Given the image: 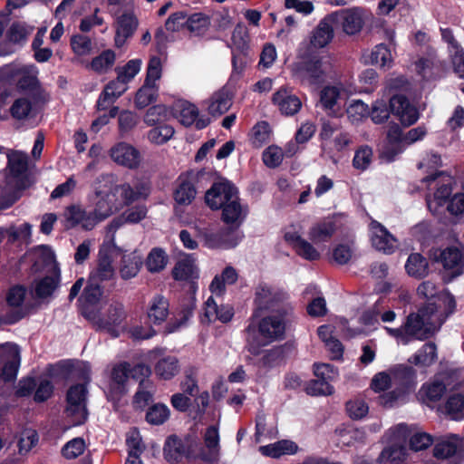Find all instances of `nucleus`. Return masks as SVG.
Here are the masks:
<instances>
[{"mask_svg":"<svg viewBox=\"0 0 464 464\" xmlns=\"http://www.w3.org/2000/svg\"><path fill=\"white\" fill-rule=\"evenodd\" d=\"M168 264V256L161 248L155 247L150 250L146 259V266L151 273L162 271Z\"/></svg>","mask_w":464,"mask_h":464,"instance_id":"nucleus-48","label":"nucleus"},{"mask_svg":"<svg viewBox=\"0 0 464 464\" xmlns=\"http://www.w3.org/2000/svg\"><path fill=\"white\" fill-rule=\"evenodd\" d=\"M85 441L82 438H75L68 441L62 450V454L68 459H76L85 450Z\"/></svg>","mask_w":464,"mask_h":464,"instance_id":"nucleus-59","label":"nucleus"},{"mask_svg":"<svg viewBox=\"0 0 464 464\" xmlns=\"http://www.w3.org/2000/svg\"><path fill=\"white\" fill-rule=\"evenodd\" d=\"M147 213L148 209L146 206L137 205L126 209L121 215L111 221L108 225V230L112 232L111 244L114 248L117 247L114 243V233L116 230L127 223L136 224L140 222L146 218Z\"/></svg>","mask_w":464,"mask_h":464,"instance_id":"nucleus-20","label":"nucleus"},{"mask_svg":"<svg viewBox=\"0 0 464 464\" xmlns=\"http://www.w3.org/2000/svg\"><path fill=\"white\" fill-rule=\"evenodd\" d=\"M150 193L147 182H137L130 185L128 182L113 183L109 175L99 176L92 185V192L88 201L96 222L107 219L114 213L121 210L140 199H146Z\"/></svg>","mask_w":464,"mask_h":464,"instance_id":"nucleus-1","label":"nucleus"},{"mask_svg":"<svg viewBox=\"0 0 464 464\" xmlns=\"http://www.w3.org/2000/svg\"><path fill=\"white\" fill-rule=\"evenodd\" d=\"M172 274L176 280L187 281L194 276L196 267L189 259H181L175 265Z\"/></svg>","mask_w":464,"mask_h":464,"instance_id":"nucleus-56","label":"nucleus"},{"mask_svg":"<svg viewBox=\"0 0 464 464\" xmlns=\"http://www.w3.org/2000/svg\"><path fill=\"white\" fill-rule=\"evenodd\" d=\"M167 119V109L161 105L150 107L145 113L144 122L148 126L161 124Z\"/></svg>","mask_w":464,"mask_h":464,"instance_id":"nucleus-60","label":"nucleus"},{"mask_svg":"<svg viewBox=\"0 0 464 464\" xmlns=\"http://www.w3.org/2000/svg\"><path fill=\"white\" fill-rule=\"evenodd\" d=\"M237 194L236 188L228 182L214 183L206 192L205 200L212 209L223 208Z\"/></svg>","mask_w":464,"mask_h":464,"instance_id":"nucleus-12","label":"nucleus"},{"mask_svg":"<svg viewBox=\"0 0 464 464\" xmlns=\"http://www.w3.org/2000/svg\"><path fill=\"white\" fill-rule=\"evenodd\" d=\"M179 372V361L174 356L160 359L156 366V374L163 380H170Z\"/></svg>","mask_w":464,"mask_h":464,"instance_id":"nucleus-43","label":"nucleus"},{"mask_svg":"<svg viewBox=\"0 0 464 464\" xmlns=\"http://www.w3.org/2000/svg\"><path fill=\"white\" fill-rule=\"evenodd\" d=\"M174 132L175 131L172 126L163 124L151 129L148 132V139L150 142L160 145L169 140L172 138Z\"/></svg>","mask_w":464,"mask_h":464,"instance_id":"nucleus-53","label":"nucleus"},{"mask_svg":"<svg viewBox=\"0 0 464 464\" xmlns=\"http://www.w3.org/2000/svg\"><path fill=\"white\" fill-rule=\"evenodd\" d=\"M437 189L434 192L433 196H427V205L429 209L433 213L437 214L439 212V208L442 207L450 195L451 194V188L449 183H437Z\"/></svg>","mask_w":464,"mask_h":464,"instance_id":"nucleus-41","label":"nucleus"},{"mask_svg":"<svg viewBox=\"0 0 464 464\" xmlns=\"http://www.w3.org/2000/svg\"><path fill=\"white\" fill-rule=\"evenodd\" d=\"M298 446L292 440H282L275 443L261 446L259 451L262 455L270 458H280L283 455H292L297 452Z\"/></svg>","mask_w":464,"mask_h":464,"instance_id":"nucleus-35","label":"nucleus"},{"mask_svg":"<svg viewBox=\"0 0 464 464\" xmlns=\"http://www.w3.org/2000/svg\"><path fill=\"white\" fill-rule=\"evenodd\" d=\"M115 62L116 53L114 51L108 49L92 60L90 68L97 73H106L112 68Z\"/></svg>","mask_w":464,"mask_h":464,"instance_id":"nucleus-42","label":"nucleus"},{"mask_svg":"<svg viewBox=\"0 0 464 464\" xmlns=\"http://www.w3.org/2000/svg\"><path fill=\"white\" fill-rule=\"evenodd\" d=\"M128 89L126 83L121 82L119 78L109 82L102 92L101 93L98 102V110L108 109L120 96H121Z\"/></svg>","mask_w":464,"mask_h":464,"instance_id":"nucleus-25","label":"nucleus"},{"mask_svg":"<svg viewBox=\"0 0 464 464\" xmlns=\"http://www.w3.org/2000/svg\"><path fill=\"white\" fill-rule=\"evenodd\" d=\"M155 387L150 380H141L133 397V405L138 409L145 408L152 401Z\"/></svg>","mask_w":464,"mask_h":464,"instance_id":"nucleus-40","label":"nucleus"},{"mask_svg":"<svg viewBox=\"0 0 464 464\" xmlns=\"http://www.w3.org/2000/svg\"><path fill=\"white\" fill-rule=\"evenodd\" d=\"M329 70L330 64L316 56L292 65L293 75L309 85L324 82Z\"/></svg>","mask_w":464,"mask_h":464,"instance_id":"nucleus-7","label":"nucleus"},{"mask_svg":"<svg viewBox=\"0 0 464 464\" xmlns=\"http://www.w3.org/2000/svg\"><path fill=\"white\" fill-rule=\"evenodd\" d=\"M459 449L458 438L451 440H444L437 443L433 449V455L437 459H449L457 453Z\"/></svg>","mask_w":464,"mask_h":464,"instance_id":"nucleus-55","label":"nucleus"},{"mask_svg":"<svg viewBox=\"0 0 464 464\" xmlns=\"http://www.w3.org/2000/svg\"><path fill=\"white\" fill-rule=\"evenodd\" d=\"M98 283L92 282L91 285H89L83 292L82 299V314L85 316V310L87 308L89 309H94L99 310L98 308V302L101 299L102 296V289L97 285Z\"/></svg>","mask_w":464,"mask_h":464,"instance_id":"nucleus-50","label":"nucleus"},{"mask_svg":"<svg viewBox=\"0 0 464 464\" xmlns=\"http://www.w3.org/2000/svg\"><path fill=\"white\" fill-rule=\"evenodd\" d=\"M437 261L440 262L445 269L459 271L462 262V254L456 247H449L440 252Z\"/></svg>","mask_w":464,"mask_h":464,"instance_id":"nucleus-47","label":"nucleus"},{"mask_svg":"<svg viewBox=\"0 0 464 464\" xmlns=\"http://www.w3.org/2000/svg\"><path fill=\"white\" fill-rule=\"evenodd\" d=\"M369 62L372 64L382 68H390L392 63V56L390 49L383 44H377L369 54Z\"/></svg>","mask_w":464,"mask_h":464,"instance_id":"nucleus-46","label":"nucleus"},{"mask_svg":"<svg viewBox=\"0 0 464 464\" xmlns=\"http://www.w3.org/2000/svg\"><path fill=\"white\" fill-rule=\"evenodd\" d=\"M138 21L132 14H123L121 15L116 24L115 45L121 47L127 38L131 36L136 30Z\"/></svg>","mask_w":464,"mask_h":464,"instance_id":"nucleus-31","label":"nucleus"},{"mask_svg":"<svg viewBox=\"0 0 464 464\" xmlns=\"http://www.w3.org/2000/svg\"><path fill=\"white\" fill-rule=\"evenodd\" d=\"M86 400L87 389L83 384L73 385L67 392L66 412L73 418L75 424H82L87 419Z\"/></svg>","mask_w":464,"mask_h":464,"instance_id":"nucleus-9","label":"nucleus"},{"mask_svg":"<svg viewBox=\"0 0 464 464\" xmlns=\"http://www.w3.org/2000/svg\"><path fill=\"white\" fill-rule=\"evenodd\" d=\"M142 266V255L135 250L124 254L121 257L119 272L122 279L129 280L135 277Z\"/></svg>","mask_w":464,"mask_h":464,"instance_id":"nucleus-32","label":"nucleus"},{"mask_svg":"<svg viewBox=\"0 0 464 464\" xmlns=\"http://www.w3.org/2000/svg\"><path fill=\"white\" fill-rule=\"evenodd\" d=\"M284 159V152L277 146H270L263 152V161L269 168L279 166Z\"/></svg>","mask_w":464,"mask_h":464,"instance_id":"nucleus-64","label":"nucleus"},{"mask_svg":"<svg viewBox=\"0 0 464 464\" xmlns=\"http://www.w3.org/2000/svg\"><path fill=\"white\" fill-rule=\"evenodd\" d=\"M223 220L227 224L240 222L246 215V209L243 208L238 202L237 194L229 200L223 208Z\"/></svg>","mask_w":464,"mask_h":464,"instance_id":"nucleus-39","label":"nucleus"},{"mask_svg":"<svg viewBox=\"0 0 464 464\" xmlns=\"http://www.w3.org/2000/svg\"><path fill=\"white\" fill-rule=\"evenodd\" d=\"M285 239L293 246L296 253L304 259L317 260L320 257L319 252L314 246L296 231H287L285 234Z\"/></svg>","mask_w":464,"mask_h":464,"instance_id":"nucleus-27","label":"nucleus"},{"mask_svg":"<svg viewBox=\"0 0 464 464\" xmlns=\"http://www.w3.org/2000/svg\"><path fill=\"white\" fill-rule=\"evenodd\" d=\"M59 276H45L35 284V295L39 298L50 296L57 288Z\"/></svg>","mask_w":464,"mask_h":464,"instance_id":"nucleus-54","label":"nucleus"},{"mask_svg":"<svg viewBox=\"0 0 464 464\" xmlns=\"http://www.w3.org/2000/svg\"><path fill=\"white\" fill-rule=\"evenodd\" d=\"M333 21L330 14L323 18L310 34V48L321 49L328 45L334 38Z\"/></svg>","mask_w":464,"mask_h":464,"instance_id":"nucleus-21","label":"nucleus"},{"mask_svg":"<svg viewBox=\"0 0 464 464\" xmlns=\"http://www.w3.org/2000/svg\"><path fill=\"white\" fill-rule=\"evenodd\" d=\"M272 102L285 115L297 113L302 106L300 99L293 94L289 89L284 87L274 93Z\"/></svg>","mask_w":464,"mask_h":464,"instance_id":"nucleus-24","label":"nucleus"},{"mask_svg":"<svg viewBox=\"0 0 464 464\" xmlns=\"http://www.w3.org/2000/svg\"><path fill=\"white\" fill-rule=\"evenodd\" d=\"M111 247L112 245H111ZM110 246H102L98 254L97 267L91 273L90 280L93 283H100L111 280L115 276V269L112 265V257L110 254Z\"/></svg>","mask_w":464,"mask_h":464,"instance_id":"nucleus-17","label":"nucleus"},{"mask_svg":"<svg viewBox=\"0 0 464 464\" xmlns=\"http://www.w3.org/2000/svg\"><path fill=\"white\" fill-rule=\"evenodd\" d=\"M442 62L438 58L435 51H430L425 57L416 63V69L426 79H433L441 74Z\"/></svg>","mask_w":464,"mask_h":464,"instance_id":"nucleus-30","label":"nucleus"},{"mask_svg":"<svg viewBox=\"0 0 464 464\" xmlns=\"http://www.w3.org/2000/svg\"><path fill=\"white\" fill-rule=\"evenodd\" d=\"M405 270L410 276L421 279L429 274V263L420 254L412 253L406 261Z\"/></svg>","mask_w":464,"mask_h":464,"instance_id":"nucleus-36","label":"nucleus"},{"mask_svg":"<svg viewBox=\"0 0 464 464\" xmlns=\"http://www.w3.org/2000/svg\"><path fill=\"white\" fill-rule=\"evenodd\" d=\"M338 229L337 219L328 217L314 223L308 232L310 240L314 244L329 241Z\"/></svg>","mask_w":464,"mask_h":464,"instance_id":"nucleus-23","label":"nucleus"},{"mask_svg":"<svg viewBox=\"0 0 464 464\" xmlns=\"http://www.w3.org/2000/svg\"><path fill=\"white\" fill-rule=\"evenodd\" d=\"M169 304L162 295H156L147 307V316L153 324H161L169 316Z\"/></svg>","mask_w":464,"mask_h":464,"instance_id":"nucleus-28","label":"nucleus"},{"mask_svg":"<svg viewBox=\"0 0 464 464\" xmlns=\"http://www.w3.org/2000/svg\"><path fill=\"white\" fill-rule=\"evenodd\" d=\"M198 116V108L188 102H182L180 104L179 119V121L185 126L192 125Z\"/></svg>","mask_w":464,"mask_h":464,"instance_id":"nucleus-62","label":"nucleus"},{"mask_svg":"<svg viewBox=\"0 0 464 464\" xmlns=\"http://www.w3.org/2000/svg\"><path fill=\"white\" fill-rule=\"evenodd\" d=\"M254 304L256 311L283 312L285 316H290L293 313L289 295L283 290L266 284L256 287Z\"/></svg>","mask_w":464,"mask_h":464,"instance_id":"nucleus-4","label":"nucleus"},{"mask_svg":"<svg viewBox=\"0 0 464 464\" xmlns=\"http://www.w3.org/2000/svg\"><path fill=\"white\" fill-rule=\"evenodd\" d=\"M385 330L389 335L402 344H408L414 339L424 340L430 335V328L422 311L410 314L401 326L398 328L385 327Z\"/></svg>","mask_w":464,"mask_h":464,"instance_id":"nucleus-6","label":"nucleus"},{"mask_svg":"<svg viewBox=\"0 0 464 464\" xmlns=\"http://www.w3.org/2000/svg\"><path fill=\"white\" fill-rule=\"evenodd\" d=\"M142 62L140 59L130 60L125 65L115 68L117 78L128 84L140 72Z\"/></svg>","mask_w":464,"mask_h":464,"instance_id":"nucleus-52","label":"nucleus"},{"mask_svg":"<svg viewBox=\"0 0 464 464\" xmlns=\"http://www.w3.org/2000/svg\"><path fill=\"white\" fill-rule=\"evenodd\" d=\"M348 118L355 122L366 118L369 114L368 105L360 100L353 101L346 109Z\"/></svg>","mask_w":464,"mask_h":464,"instance_id":"nucleus-63","label":"nucleus"},{"mask_svg":"<svg viewBox=\"0 0 464 464\" xmlns=\"http://www.w3.org/2000/svg\"><path fill=\"white\" fill-rule=\"evenodd\" d=\"M9 70L12 74V87L15 84L17 90L25 92L37 86L36 71L33 66L10 65Z\"/></svg>","mask_w":464,"mask_h":464,"instance_id":"nucleus-18","label":"nucleus"},{"mask_svg":"<svg viewBox=\"0 0 464 464\" xmlns=\"http://www.w3.org/2000/svg\"><path fill=\"white\" fill-rule=\"evenodd\" d=\"M71 46L74 53L80 56L89 55L92 50L91 39L80 34L72 37Z\"/></svg>","mask_w":464,"mask_h":464,"instance_id":"nucleus-61","label":"nucleus"},{"mask_svg":"<svg viewBox=\"0 0 464 464\" xmlns=\"http://www.w3.org/2000/svg\"><path fill=\"white\" fill-rule=\"evenodd\" d=\"M32 110V102L27 97L15 99L10 108L11 115L16 120H24L28 117Z\"/></svg>","mask_w":464,"mask_h":464,"instance_id":"nucleus-58","label":"nucleus"},{"mask_svg":"<svg viewBox=\"0 0 464 464\" xmlns=\"http://www.w3.org/2000/svg\"><path fill=\"white\" fill-rule=\"evenodd\" d=\"M196 195L197 190L191 179L185 175L179 176L173 191L175 202L180 206H188L192 203Z\"/></svg>","mask_w":464,"mask_h":464,"instance_id":"nucleus-29","label":"nucleus"},{"mask_svg":"<svg viewBox=\"0 0 464 464\" xmlns=\"http://www.w3.org/2000/svg\"><path fill=\"white\" fill-rule=\"evenodd\" d=\"M111 159L118 165L133 169L140 166V154L137 149L127 142H119L109 151Z\"/></svg>","mask_w":464,"mask_h":464,"instance_id":"nucleus-11","label":"nucleus"},{"mask_svg":"<svg viewBox=\"0 0 464 464\" xmlns=\"http://www.w3.org/2000/svg\"><path fill=\"white\" fill-rule=\"evenodd\" d=\"M278 315L271 314L264 317L258 324V334L255 328H246V349L253 355H259L261 348L285 337L287 317L283 312Z\"/></svg>","mask_w":464,"mask_h":464,"instance_id":"nucleus-3","label":"nucleus"},{"mask_svg":"<svg viewBox=\"0 0 464 464\" xmlns=\"http://www.w3.org/2000/svg\"><path fill=\"white\" fill-rule=\"evenodd\" d=\"M169 417V410L164 404H155L149 409L146 414V420L153 425L164 423Z\"/></svg>","mask_w":464,"mask_h":464,"instance_id":"nucleus-57","label":"nucleus"},{"mask_svg":"<svg viewBox=\"0 0 464 464\" xmlns=\"http://www.w3.org/2000/svg\"><path fill=\"white\" fill-rule=\"evenodd\" d=\"M186 26L191 34L203 35L210 26V18L202 13H196L187 18Z\"/></svg>","mask_w":464,"mask_h":464,"instance_id":"nucleus-45","label":"nucleus"},{"mask_svg":"<svg viewBox=\"0 0 464 464\" xmlns=\"http://www.w3.org/2000/svg\"><path fill=\"white\" fill-rule=\"evenodd\" d=\"M405 455L406 448L401 444L394 443L382 450V451L378 457V461L380 463H398L404 460Z\"/></svg>","mask_w":464,"mask_h":464,"instance_id":"nucleus-49","label":"nucleus"},{"mask_svg":"<svg viewBox=\"0 0 464 464\" xmlns=\"http://www.w3.org/2000/svg\"><path fill=\"white\" fill-rule=\"evenodd\" d=\"M26 295V289L22 285L12 286L6 294V303L10 307L16 308L17 311L12 317L3 319V323L13 324L24 316L21 306L23 305Z\"/></svg>","mask_w":464,"mask_h":464,"instance_id":"nucleus-33","label":"nucleus"},{"mask_svg":"<svg viewBox=\"0 0 464 464\" xmlns=\"http://www.w3.org/2000/svg\"><path fill=\"white\" fill-rule=\"evenodd\" d=\"M130 363L122 362L112 368L110 382V393L120 397L127 392L128 382L130 379Z\"/></svg>","mask_w":464,"mask_h":464,"instance_id":"nucleus-26","label":"nucleus"},{"mask_svg":"<svg viewBox=\"0 0 464 464\" xmlns=\"http://www.w3.org/2000/svg\"><path fill=\"white\" fill-rule=\"evenodd\" d=\"M62 217L63 226L66 229L80 227L82 229L89 231L98 225L92 211H87L81 205L72 204L67 206Z\"/></svg>","mask_w":464,"mask_h":464,"instance_id":"nucleus-10","label":"nucleus"},{"mask_svg":"<svg viewBox=\"0 0 464 464\" xmlns=\"http://www.w3.org/2000/svg\"><path fill=\"white\" fill-rule=\"evenodd\" d=\"M85 317L98 328L116 337L119 335L118 327L126 318V312L121 303L113 302L104 311L87 308Z\"/></svg>","mask_w":464,"mask_h":464,"instance_id":"nucleus-5","label":"nucleus"},{"mask_svg":"<svg viewBox=\"0 0 464 464\" xmlns=\"http://www.w3.org/2000/svg\"><path fill=\"white\" fill-rule=\"evenodd\" d=\"M344 89L342 86H325L320 92L319 104L328 114L335 115L341 111V101Z\"/></svg>","mask_w":464,"mask_h":464,"instance_id":"nucleus-22","label":"nucleus"},{"mask_svg":"<svg viewBox=\"0 0 464 464\" xmlns=\"http://www.w3.org/2000/svg\"><path fill=\"white\" fill-rule=\"evenodd\" d=\"M390 109L404 126L414 124L420 117L417 108L403 95H393L390 99Z\"/></svg>","mask_w":464,"mask_h":464,"instance_id":"nucleus-14","label":"nucleus"},{"mask_svg":"<svg viewBox=\"0 0 464 464\" xmlns=\"http://www.w3.org/2000/svg\"><path fill=\"white\" fill-rule=\"evenodd\" d=\"M368 16L367 11L360 7L341 9L330 14L334 25L340 27L347 35L359 34Z\"/></svg>","mask_w":464,"mask_h":464,"instance_id":"nucleus-8","label":"nucleus"},{"mask_svg":"<svg viewBox=\"0 0 464 464\" xmlns=\"http://www.w3.org/2000/svg\"><path fill=\"white\" fill-rule=\"evenodd\" d=\"M204 442L208 452L202 453L201 459L206 461L217 460L219 452V434L216 426H210L207 429L204 434Z\"/></svg>","mask_w":464,"mask_h":464,"instance_id":"nucleus-37","label":"nucleus"},{"mask_svg":"<svg viewBox=\"0 0 464 464\" xmlns=\"http://www.w3.org/2000/svg\"><path fill=\"white\" fill-rule=\"evenodd\" d=\"M371 240L374 248L385 254H392L397 247L396 238L381 223L373 220L370 224Z\"/></svg>","mask_w":464,"mask_h":464,"instance_id":"nucleus-16","label":"nucleus"},{"mask_svg":"<svg viewBox=\"0 0 464 464\" xmlns=\"http://www.w3.org/2000/svg\"><path fill=\"white\" fill-rule=\"evenodd\" d=\"M9 175L0 195V210L10 208L24 189L30 186L27 175L28 157L25 153L12 150L7 154Z\"/></svg>","mask_w":464,"mask_h":464,"instance_id":"nucleus-2","label":"nucleus"},{"mask_svg":"<svg viewBox=\"0 0 464 464\" xmlns=\"http://www.w3.org/2000/svg\"><path fill=\"white\" fill-rule=\"evenodd\" d=\"M158 96V86L156 83L144 84L138 90L134 103L136 108L143 109L156 101Z\"/></svg>","mask_w":464,"mask_h":464,"instance_id":"nucleus-44","label":"nucleus"},{"mask_svg":"<svg viewBox=\"0 0 464 464\" xmlns=\"http://www.w3.org/2000/svg\"><path fill=\"white\" fill-rule=\"evenodd\" d=\"M436 350L434 343H425L417 353L409 359V362L416 365H430L437 357Z\"/></svg>","mask_w":464,"mask_h":464,"instance_id":"nucleus-51","label":"nucleus"},{"mask_svg":"<svg viewBox=\"0 0 464 464\" xmlns=\"http://www.w3.org/2000/svg\"><path fill=\"white\" fill-rule=\"evenodd\" d=\"M198 235L203 239L204 245L208 248L227 249L237 245V239L229 229H222L218 232L198 230Z\"/></svg>","mask_w":464,"mask_h":464,"instance_id":"nucleus-19","label":"nucleus"},{"mask_svg":"<svg viewBox=\"0 0 464 464\" xmlns=\"http://www.w3.org/2000/svg\"><path fill=\"white\" fill-rule=\"evenodd\" d=\"M208 113L219 117L232 106V97L227 90L221 89L213 93L208 102Z\"/></svg>","mask_w":464,"mask_h":464,"instance_id":"nucleus-34","label":"nucleus"},{"mask_svg":"<svg viewBox=\"0 0 464 464\" xmlns=\"http://www.w3.org/2000/svg\"><path fill=\"white\" fill-rule=\"evenodd\" d=\"M193 441L182 440L175 435L167 439L163 453L169 462H179L184 458L188 459L192 455Z\"/></svg>","mask_w":464,"mask_h":464,"instance_id":"nucleus-13","label":"nucleus"},{"mask_svg":"<svg viewBox=\"0 0 464 464\" xmlns=\"http://www.w3.org/2000/svg\"><path fill=\"white\" fill-rule=\"evenodd\" d=\"M236 269L230 266H227L220 276H216L212 280L209 289L215 295H222L225 291V285H232L237 280Z\"/></svg>","mask_w":464,"mask_h":464,"instance_id":"nucleus-38","label":"nucleus"},{"mask_svg":"<svg viewBox=\"0 0 464 464\" xmlns=\"http://www.w3.org/2000/svg\"><path fill=\"white\" fill-rule=\"evenodd\" d=\"M0 355L4 360L1 379L11 382L15 379L20 365V350L16 344L6 343L0 346Z\"/></svg>","mask_w":464,"mask_h":464,"instance_id":"nucleus-15","label":"nucleus"}]
</instances>
